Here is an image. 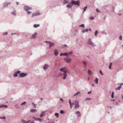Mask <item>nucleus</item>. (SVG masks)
<instances>
[{"mask_svg":"<svg viewBox=\"0 0 123 123\" xmlns=\"http://www.w3.org/2000/svg\"><path fill=\"white\" fill-rule=\"evenodd\" d=\"M76 114L77 115L78 117H80L81 116L80 112L79 111H78L76 112Z\"/></svg>","mask_w":123,"mask_h":123,"instance_id":"13","label":"nucleus"},{"mask_svg":"<svg viewBox=\"0 0 123 123\" xmlns=\"http://www.w3.org/2000/svg\"><path fill=\"white\" fill-rule=\"evenodd\" d=\"M112 63H110L109 67V69H111V67L112 66Z\"/></svg>","mask_w":123,"mask_h":123,"instance_id":"25","label":"nucleus"},{"mask_svg":"<svg viewBox=\"0 0 123 123\" xmlns=\"http://www.w3.org/2000/svg\"><path fill=\"white\" fill-rule=\"evenodd\" d=\"M49 67V66L47 64H45L43 66V69L44 70L48 68Z\"/></svg>","mask_w":123,"mask_h":123,"instance_id":"11","label":"nucleus"},{"mask_svg":"<svg viewBox=\"0 0 123 123\" xmlns=\"http://www.w3.org/2000/svg\"><path fill=\"white\" fill-rule=\"evenodd\" d=\"M13 33H12V34L11 35H13Z\"/></svg>","mask_w":123,"mask_h":123,"instance_id":"64","label":"nucleus"},{"mask_svg":"<svg viewBox=\"0 0 123 123\" xmlns=\"http://www.w3.org/2000/svg\"><path fill=\"white\" fill-rule=\"evenodd\" d=\"M60 100L62 101V102H63V100L62 98H61L60 99Z\"/></svg>","mask_w":123,"mask_h":123,"instance_id":"48","label":"nucleus"},{"mask_svg":"<svg viewBox=\"0 0 123 123\" xmlns=\"http://www.w3.org/2000/svg\"><path fill=\"white\" fill-rule=\"evenodd\" d=\"M55 116H56L57 118H58L59 117L58 116V113H56L55 114Z\"/></svg>","mask_w":123,"mask_h":123,"instance_id":"27","label":"nucleus"},{"mask_svg":"<svg viewBox=\"0 0 123 123\" xmlns=\"http://www.w3.org/2000/svg\"><path fill=\"white\" fill-rule=\"evenodd\" d=\"M92 86L93 87L94 86V84H92Z\"/></svg>","mask_w":123,"mask_h":123,"instance_id":"55","label":"nucleus"},{"mask_svg":"<svg viewBox=\"0 0 123 123\" xmlns=\"http://www.w3.org/2000/svg\"><path fill=\"white\" fill-rule=\"evenodd\" d=\"M22 122L23 123H25V120H23V119H22Z\"/></svg>","mask_w":123,"mask_h":123,"instance_id":"41","label":"nucleus"},{"mask_svg":"<svg viewBox=\"0 0 123 123\" xmlns=\"http://www.w3.org/2000/svg\"><path fill=\"white\" fill-rule=\"evenodd\" d=\"M98 31H95V36L97 35V34L98 33Z\"/></svg>","mask_w":123,"mask_h":123,"instance_id":"30","label":"nucleus"},{"mask_svg":"<svg viewBox=\"0 0 123 123\" xmlns=\"http://www.w3.org/2000/svg\"><path fill=\"white\" fill-rule=\"evenodd\" d=\"M30 111L31 112H34L36 111L37 110L35 109H33L31 110Z\"/></svg>","mask_w":123,"mask_h":123,"instance_id":"24","label":"nucleus"},{"mask_svg":"<svg viewBox=\"0 0 123 123\" xmlns=\"http://www.w3.org/2000/svg\"><path fill=\"white\" fill-rule=\"evenodd\" d=\"M79 26L80 27H83L84 26V24H81V25H80Z\"/></svg>","mask_w":123,"mask_h":123,"instance_id":"36","label":"nucleus"},{"mask_svg":"<svg viewBox=\"0 0 123 123\" xmlns=\"http://www.w3.org/2000/svg\"><path fill=\"white\" fill-rule=\"evenodd\" d=\"M60 70L61 71L63 72V78L64 79H65L67 76V73L68 70L67 68H60Z\"/></svg>","mask_w":123,"mask_h":123,"instance_id":"1","label":"nucleus"},{"mask_svg":"<svg viewBox=\"0 0 123 123\" xmlns=\"http://www.w3.org/2000/svg\"><path fill=\"white\" fill-rule=\"evenodd\" d=\"M12 14L14 15H15V12H12Z\"/></svg>","mask_w":123,"mask_h":123,"instance_id":"50","label":"nucleus"},{"mask_svg":"<svg viewBox=\"0 0 123 123\" xmlns=\"http://www.w3.org/2000/svg\"><path fill=\"white\" fill-rule=\"evenodd\" d=\"M0 118L3 119H6V118L5 117L3 116L0 117Z\"/></svg>","mask_w":123,"mask_h":123,"instance_id":"29","label":"nucleus"},{"mask_svg":"<svg viewBox=\"0 0 123 123\" xmlns=\"http://www.w3.org/2000/svg\"><path fill=\"white\" fill-rule=\"evenodd\" d=\"M30 123H33V122H31Z\"/></svg>","mask_w":123,"mask_h":123,"instance_id":"60","label":"nucleus"},{"mask_svg":"<svg viewBox=\"0 0 123 123\" xmlns=\"http://www.w3.org/2000/svg\"><path fill=\"white\" fill-rule=\"evenodd\" d=\"M96 11L97 12H99L100 11L98 9H96Z\"/></svg>","mask_w":123,"mask_h":123,"instance_id":"40","label":"nucleus"},{"mask_svg":"<svg viewBox=\"0 0 123 123\" xmlns=\"http://www.w3.org/2000/svg\"><path fill=\"white\" fill-rule=\"evenodd\" d=\"M8 33L7 32H6L5 33H3V34L4 35H5L7 34Z\"/></svg>","mask_w":123,"mask_h":123,"instance_id":"46","label":"nucleus"},{"mask_svg":"<svg viewBox=\"0 0 123 123\" xmlns=\"http://www.w3.org/2000/svg\"><path fill=\"white\" fill-rule=\"evenodd\" d=\"M32 118L34 119L36 121H37L39 120L40 121L41 120V119L37 118H35L34 117H33Z\"/></svg>","mask_w":123,"mask_h":123,"instance_id":"10","label":"nucleus"},{"mask_svg":"<svg viewBox=\"0 0 123 123\" xmlns=\"http://www.w3.org/2000/svg\"><path fill=\"white\" fill-rule=\"evenodd\" d=\"M71 3L72 4H74L75 5H77L79 6L80 5V2L79 1H75L74 0H72Z\"/></svg>","mask_w":123,"mask_h":123,"instance_id":"3","label":"nucleus"},{"mask_svg":"<svg viewBox=\"0 0 123 123\" xmlns=\"http://www.w3.org/2000/svg\"><path fill=\"white\" fill-rule=\"evenodd\" d=\"M88 43L93 46H95V45L92 42V41H91L90 39H89L88 41Z\"/></svg>","mask_w":123,"mask_h":123,"instance_id":"8","label":"nucleus"},{"mask_svg":"<svg viewBox=\"0 0 123 123\" xmlns=\"http://www.w3.org/2000/svg\"><path fill=\"white\" fill-rule=\"evenodd\" d=\"M24 9L26 11H28L29 10H31L32 8L31 7L25 6L24 7Z\"/></svg>","mask_w":123,"mask_h":123,"instance_id":"6","label":"nucleus"},{"mask_svg":"<svg viewBox=\"0 0 123 123\" xmlns=\"http://www.w3.org/2000/svg\"><path fill=\"white\" fill-rule=\"evenodd\" d=\"M27 13L28 14H30L31 13V12H30V11H28L27 12Z\"/></svg>","mask_w":123,"mask_h":123,"instance_id":"39","label":"nucleus"},{"mask_svg":"<svg viewBox=\"0 0 123 123\" xmlns=\"http://www.w3.org/2000/svg\"><path fill=\"white\" fill-rule=\"evenodd\" d=\"M68 54L71 55L72 54V52H70L69 53H64L63 55H65L66 56H68Z\"/></svg>","mask_w":123,"mask_h":123,"instance_id":"15","label":"nucleus"},{"mask_svg":"<svg viewBox=\"0 0 123 123\" xmlns=\"http://www.w3.org/2000/svg\"><path fill=\"white\" fill-rule=\"evenodd\" d=\"M100 73L102 75H103V73H102V72L101 70H100L99 71Z\"/></svg>","mask_w":123,"mask_h":123,"instance_id":"43","label":"nucleus"},{"mask_svg":"<svg viewBox=\"0 0 123 123\" xmlns=\"http://www.w3.org/2000/svg\"><path fill=\"white\" fill-rule=\"evenodd\" d=\"M40 14H41L39 12H36L35 13L32 14V17H33L35 16L40 15Z\"/></svg>","mask_w":123,"mask_h":123,"instance_id":"9","label":"nucleus"},{"mask_svg":"<svg viewBox=\"0 0 123 123\" xmlns=\"http://www.w3.org/2000/svg\"><path fill=\"white\" fill-rule=\"evenodd\" d=\"M8 3H7V4H4V7H6V6H7L8 5Z\"/></svg>","mask_w":123,"mask_h":123,"instance_id":"37","label":"nucleus"},{"mask_svg":"<svg viewBox=\"0 0 123 123\" xmlns=\"http://www.w3.org/2000/svg\"><path fill=\"white\" fill-rule=\"evenodd\" d=\"M64 53H61L60 54V55L61 56H62V55H63Z\"/></svg>","mask_w":123,"mask_h":123,"instance_id":"47","label":"nucleus"},{"mask_svg":"<svg viewBox=\"0 0 123 123\" xmlns=\"http://www.w3.org/2000/svg\"><path fill=\"white\" fill-rule=\"evenodd\" d=\"M91 93V91H90V92H88V93L87 94H90Z\"/></svg>","mask_w":123,"mask_h":123,"instance_id":"49","label":"nucleus"},{"mask_svg":"<svg viewBox=\"0 0 123 123\" xmlns=\"http://www.w3.org/2000/svg\"><path fill=\"white\" fill-rule=\"evenodd\" d=\"M26 74L25 73H20V72L18 71L15 73L14 75V76H16L19 75L21 77H23L26 75Z\"/></svg>","mask_w":123,"mask_h":123,"instance_id":"2","label":"nucleus"},{"mask_svg":"<svg viewBox=\"0 0 123 123\" xmlns=\"http://www.w3.org/2000/svg\"><path fill=\"white\" fill-rule=\"evenodd\" d=\"M72 7V5L71 4H69L67 6V7L68 8H71Z\"/></svg>","mask_w":123,"mask_h":123,"instance_id":"23","label":"nucleus"},{"mask_svg":"<svg viewBox=\"0 0 123 123\" xmlns=\"http://www.w3.org/2000/svg\"><path fill=\"white\" fill-rule=\"evenodd\" d=\"M111 101H114V99H111Z\"/></svg>","mask_w":123,"mask_h":123,"instance_id":"54","label":"nucleus"},{"mask_svg":"<svg viewBox=\"0 0 123 123\" xmlns=\"http://www.w3.org/2000/svg\"><path fill=\"white\" fill-rule=\"evenodd\" d=\"M114 92H112V94H111V98H114Z\"/></svg>","mask_w":123,"mask_h":123,"instance_id":"26","label":"nucleus"},{"mask_svg":"<svg viewBox=\"0 0 123 123\" xmlns=\"http://www.w3.org/2000/svg\"><path fill=\"white\" fill-rule=\"evenodd\" d=\"M88 31V29H86V30H82V32L83 33H84L85 32H87Z\"/></svg>","mask_w":123,"mask_h":123,"instance_id":"18","label":"nucleus"},{"mask_svg":"<svg viewBox=\"0 0 123 123\" xmlns=\"http://www.w3.org/2000/svg\"><path fill=\"white\" fill-rule=\"evenodd\" d=\"M37 35V33H35L34 35H32V36L31 37V38H35L36 37Z\"/></svg>","mask_w":123,"mask_h":123,"instance_id":"14","label":"nucleus"},{"mask_svg":"<svg viewBox=\"0 0 123 123\" xmlns=\"http://www.w3.org/2000/svg\"><path fill=\"white\" fill-rule=\"evenodd\" d=\"M65 2V3H68V1H66Z\"/></svg>","mask_w":123,"mask_h":123,"instance_id":"52","label":"nucleus"},{"mask_svg":"<svg viewBox=\"0 0 123 123\" xmlns=\"http://www.w3.org/2000/svg\"><path fill=\"white\" fill-rule=\"evenodd\" d=\"M75 108L77 109L79 107V102L77 100L75 101Z\"/></svg>","mask_w":123,"mask_h":123,"instance_id":"7","label":"nucleus"},{"mask_svg":"<svg viewBox=\"0 0 123 123\" xmlns=\"http://www.w3.org/2000/svg\"><path fill=\"white\" fill-rule=\"evenodd\" d=\"M74 105V103H73L72 104V105Z\"/></svg>","mask_w":123,"mask_h":123,"instance_id":"53","label":"nucleus"},{"mask_svg":"<svg viewBox=\"0 0 123 123\" xmlns=\"http://www.w3.org/2000/svg\"><path fill=\"white\" fill-rule=\"evenodd\" d=\"M32 105L34 106L35 108H36V105L34 103H32Z\"/></svg>","mask_w":123,"mask_h":123,"instance_id":"33","label":"nucleus"},{"mask_svg":"<svg viewBox=\"0 0 123 123\" xmlns=\"http://www.w3.org/2000/svg\"><path fill=\"white\" fill-rule=\"evenodd\" d=\"M65 61L68 63H70L72 62V59L70 58H66L65 59Z\"/></svg>","mask_w":123,"mask_h":123,"instance_id":"5","label":"nucleus"},{"mask_svg":"<svg viewBox=\"0 0 123 123\" xmlns=\"http://www.w3.org/2000/svg\"><path fill=\"white\" fill-rule=\"evenodd\" d=\"M89 31H91V29H89Z\"/></svg>","mask_w":123,"mask_h":123,"instance_id":"58","label":"nucleus"},{"mask_svg":"<svg viewBox=\"0 0 123 123\" xmlns=\"http://www.w3.org/2000/svg\"><path fill=\"white\" fill-rule=\"evenodd\" d=\"M58 54V51L56 49H55L54 51V54L55 55H57Z\"/></svg>","mask_w":123,"mask_h":123,"instance_id":"12","label":"nucleus"},{"mask_svg":"<svg viewBox=\"0 0 123 123\" xmlns=\"http://www.w3.org/2000/svg\"><path fill=\"white\" fill-rule=\"evenodd\" d=\"M30 120L29 121H27V122H26V123H28V122H30Z\"/></svg>","mask_w":123,"mask_h":123,"instance_id":"51","label":"nucleus"},{"mask_svg":"<svg viewBox=\"0 0 123 123\" xmlns=\"http://www.w3.org/2000/svg\"><path fill=\"white\" fill-rule=\"evenodd\" d=\"M45 112V111L43 112L40 114V117H42L43 116H44V113Z\"/></svg>","mask_w":123,"mask_h":123,"instance_id":"17","label":"nucleus"},{"mask_svg":"<svg viewBox=\"0 0 123 123\" xmlns=\"http://www.w3.org/2000/svg\"><path fill=\"white\" fill-rule=\"evenodd\" d=\"M89 79H90L89 78V77H88V80H89Z\"/></svg>","mask_w":123,"mask_h":123,"instance_id":"56","label":"nucleus"},{"mask_svg":"<svg viewBox=\"0 0 123 123\" xmlns=\"http://www.w3.org/2000/svg\"><path fill=\"white\" fill-rule=\"evenodd\" d=\"M94 81L95 83L96 84H97L98 82V79L97 78H96L94 80Z\"/></svg>","mask_w":123,"mask_h":123,"instance_id":"21","label":"nucleus"},{"mask_svg":"<svg viewBox=\"0 0 123 123\" xmlns=\"http://www.w3.org/2000/svg\"><path fill=\"white\" fill-rule=\"evenodd\" d=\"M87 8V6H86L84 7V12L85 11Z\"/></svg>","mask_w":123,"mask_h":123,"instance_id":"31","label":"nucleus"},{"mask_svg":"<svg viewBox=\"0 0 123 123\" xmlns=\"http://www.w3.org/2000/svg\"><path fill=\"white\" fill-rule=\"evenodd\" d=\"M41 100H42L43 99V98H41Z\"/></svg>","mask_w":123,"mask_h":123,"instance_id":"59","label":"nucleus"},{"mask_svg":"<svg viewBox=\"0 0 123 123\" xmlns=\"http://www.w3.org/2000/svg\"><path fill=\"white\" fill-rule=\"evenodd\" d=\"M122 98H123V96H122Z\"/></svg>","mask_w":123,"mask_h":123,"instance_id":"63","label":"nucleus"},{"mask_svg":"<svg viewBox=\"0 0 123 123\" xmlns=\"http://www.w3.org/2000/svg\"><path fill=\"white\" fill-rule=\"evenodd\" d=\"M64 46H67V45H64Z\"/></svg>","mask_w":123,"mask_h":123,"instance_id":"57","label":"nucleus"},{"mask_svg":"<svg viewBox=\"0 0 123 123\" xmlns=\"http://www.w3.org/2000/svg\"><path fill=\"white\" fill-rule=\"evenodd\" d=\"M88 73L89 75H91L92 74V72L91 70H88Z\"/></svg>","mask_w":123,"mask_h":123,"instance_id":"19","label":"nucleus"},{"mask_svg":"<svg viewBox=\"0 0 123 123\" xmlns=\"http://www.w3.org/2000/svg\"><path fill=\"white\" fill-rule=\"evenodd\" d=\"M45 42L46 43H49V48L50 49L51 46H53L54 45V44L53 43H52L51 42L49 41H45Z\"/></svg>","mask_w":123,"mask_h":123,"instance_id":"4","label":"nucleus"},{"mask_svg":"<svg viewBox=\"0 0 123 123\" xmlns=\"http://www.w3.org/2000/svg\"><path fill=\"white\" fill-rule=\"evenodd\" d=\"M54 123V122H52V123Z\"/></svg>","mask_w":123,"mask_h":123,"instance_id":"62","label":"nucleus"},{"mask_svg":"<svg viewBox=\"0 0 123 123\" xmlns=\"http://www.w3.org/2000/svg\"><path fill=\"white\" fill-rule=\"evenodd\" d=\"M121 88V86H118L117 88V89H116V90H120Z\"/></svg>","mask_w":123,"mask_h":123,"instance_id":"32","label":"nucleus"},{"mask_svg":"<svg viewBox=\"0 0 123 123\" xmlns=\"http://www.w3.org/2000/svg\"><path fill=\"white\" fill-rule=\"evenodd\" d=\"M90 19H91L92 20L94 19V18L93 17H91L90 18Z\"/></svg>","mask_w":123,"mask_h":123,"instance_id":"45","label":"nucleus"},{"mask_svg":"<svg viewBox=\"0 0 123 123\" xmlns=\"http://www.w3.org/2000/svg\"><path fill=\"white\" fill-rule=\"evenodd\" d=\"M123 84V83H122V84H121V85H122Z\"/></svg>","mask_w":123,"mask_h":123,"instance_id":"61","label":"nucleus"},{"mask_svg":"<svg viewBox=\"0 0 123 123\" xmlns=\"http://www.w3.org/2000/svg\"><path fill=\"white\" fill-rule=\"evenodd\" d=\"M91 99V98H86V100H90Z\"/></svg>","mask_w":123,"mask_h":123,"instance_id":"44","label":"nucleus"},{"mask_svg":"<svg viewBox=\"0 0 123 123\" xmlns=\"http://www.w3.org/2000/svg\"><path fill=\"white\" fill-rule=\"evenodd\" d=\"M69 103L70 105V108H72V104L71 102V100L70 99H69Z\"/></svg>","mask_w":123,"mask_h":123,"instance_id":"22","label":"nucleus"},{"mask_svg":"<svg viewBox=\"0 0 123 123\" xmlns=\"http://www.w3.org/2000/svg\"><path fill=\"white\" fill-rule=\"evenodd\" d=\"M83 63L84 65L85 66H86V62L85 61H83Z\"/></svg>","mask_w":123,"mask_h":123,"instance_id":"28","label":"nucleus"},{"mask_svg":"<svg viewBox=\"0 0 123 123\" xmlns=\"http://www.w3.org/2000/svg\"><path fill=\"white\" fill-rule=\"evenodd\" d=\"M64 112V111L62 110H61L60 111V113L61 114L63 113Z\"/></svg>","mask_w":123,"mask_h":123,"instance_id":"34","label":"nucleus"},{"mask_svg":"<svg viewBox=\"0 0 123 123\" xmlns=\"http://www.w3.org/2000/svg\"><path fill=\"white\" fill-rule=\"evenodd\" d=\"M122 36H120V37H119V39L120 40H122Z\"/></svg>","mask_w":123,"mask_h":123,"instance_id":"42","label":"nucleus"},{"mask_svg":"<svg viewBox=\"0 0 123 123\" xmlns=\"http://www.w3.org/2000/svg\"><path fill=\"white\" fill-rule=\"evenodd\" d=\"M26 103L25 102H24L23 103H21V105H25L26 104Z\"/></svg>","mask_w":123,"mask_h":123,"instance_id":"38","label":"nucleus"},{"mask_svg":"<svg viewBox=\"0 0 123 123\" xmlns=\"http://www.w3.org/2000/svg\"><path fill=\"white\" fill-rule=\"evenodd\" d=\"M80 92H78L77 93H76L74 95V96H75L76 95H77L78 94H80Z\"/></svg>","mask_w":123,"mask_h":123,"instance_id":"35","label":"nucleus"},{"mask_svg":"<svg viewBox=\"0 0 123 123\" xmlns=\"http://www.w3.org/2000/svg\"><path fill=\"white\" fill-rule=\"evenodd\" d=\"M7 105H1L0 106V108H1L2 107H4V108H7Z\"/></svg>","mask_w":123,"mask_h":123,"instance_id":"16","label":"nucleus"},{"mask_svg":"<svg viewBox=\"0 0 123 123\" xmlns=\"http://www.w3.org/2000/svg\"><path fill=\"white\" fill-rule=\"evenodd\" d=\"M39 25H39V24H37V25L35 24L34 25V27L35 28H37V27L39 26Z\"/></svg>","mask_w":123,"mask_h":123,"instance_id":"20","label":"nucleus"}]
</instances>
